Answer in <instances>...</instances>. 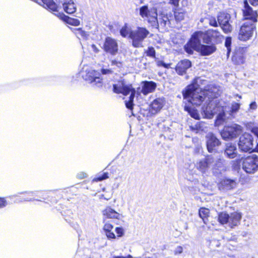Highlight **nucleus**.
<instances>
[{
	"label": "nucleus",
	"instance_id": "nucleus-45",
	"mask_svg": "<svg viewBox=\"0 0 258 258\" xmlns=\"http://www.w3.org/2000/svg\"><path fill=\"white\" fill-rule=\"evenodd\" d=\"M184 49L186 52L188 54H192L194 50H195L189 46V44L188 43L185 45Z\"/></svg>",
	"mask_w": 258,
	"mask_h": 258
},
{
	"label": "nucleus",
	"instance_id": "nucleus-15",
	"mask_svg": "<svg viewBox=\"0 0 258 258\" xmlns=\"http://www.w3.org/2000/svg\"><path fill=\"white\" fill-rule=\"evenodd\" d=\"M205 36V35L204 34V32H196L192 35V37L190 41L188 42V44H189V46H190L192 48H194L195 50L199 51L201 46L202 45L201 44L202 40L204 42Z\"/></svg>",
	"mask_w": 258,
	"mask_h": 258
},
{
	"label": "nucleus",
	"instance_id": "nucleus-43",
	"mask_svg": "<svg viewBox=\"0 0 258 258\" xmlns=\"http://www.w3.org/2000/svg\"><path fill=\"white\" fill-rule=\"evenodd\" d=\"M257 105L255 101H253L249 104L248 111L249 112H252V111L255 110L257 109Z\"/></svg>",
	"mask_w": 258,
	"mask_h": 258
},
{
	"label": "nucleus",
	"instance_id": "nucleus-42",
	"mask_svg": "<svg viewBox=\"0 0 258 258\" xmlns=\"http://www.w3.org/2000/svg\"><path fill=\"white\" fill-rule=\"evenodd\" d=\"M156 62L158 67H163L165 68H169L170 67V64H166L162 60H156Z\"/></svg>",
	"mask_w": 258,
	"mask_h": 258
},
{
	"label": "nucleus",
	"instance_id": "nucleus-35",
	"mask_svg": "<svg viewBox=\"0 0 258 258\" xmlns=\"http://www.w3.org/2000/svg\"><path fill=\"white\" fill-rule=\"evenodd\" d=\"M174 17L177 21L180 22L184 19V13L183 12L175 11Z\"/></svg>",
	"mask_w": 258,
	"mask_h": 258
},
{
	"label": "nucleus",
	"instance_id": "nucleus-10",
	"mask_svg": "<svg viewBox=\"0 0 258 258\" xmlns=\"http://www.w3.org/2000/svg\"><path fill=\"white\" fill-rule=\"evenodd\" d=\"M242 132V127L234 124L230 126H225L222 131L221 135L224 140L232 139L236 138Z\"/></svg>",
	"mask_w": 258,
	"mask_h": 258
},
{
	"label": "nucleus",
	"instance_id": "nucleus-14",
	"mask_svg": "<svg viewBox=\"0 0 258 258\" xmlns=\"http://www.w3.org/2000/svg\"><path fill=\"white\" fill-rule=\"evenodd\" d=\"M214 157L212 155L207 156L205 158L201 160L196 164L197 168L203 173H205L214 166Z\"/></svg>",
	"mask_w": 258,
	"mask_h": 258
},
{
	"label": "nucleus",
	"instance_id": "nucleus-30",
	"mask_svg": "<svg viewBox=\"0 0 258 258\" xmlns=\"http://www.w3.org/2000/svg\"><path fill=\"white\" fill-rule=\"evenodd\" d=\"M184 109L185 110L188 112V113L192 117L196 119H200L199 114L198 111L196 109H195L194 107L189 106L188 105H185L184 106Z\"/></svg>",
	"mask_w": 258,
	"mask_h": 258
},
{
	"label": "nucleus",
	"instance_id": "nucleus-16",
	"mask_svg": "<svg viewBox=\"0 0 258 258\" xmlns=\"http://www.w3.org/2000/svg\"><path fill=\"white\" fill-rule=\"evenodd\" d=\"M103 48L106 52L112 55H115L118 51L117 43L115 39L111 37H107L105 40Z\"/></svg>",
	"mask_w": 258,
	"mask_h": 258
},
{
	"label": "nucleus",
	"instance_id": "nucleus-40",
	"mask_svg": "<svg viewBox=\"0 0 258 258\" xmlns=\"http://www.w3.org/2000/svg\"><path fill=\"white\" fill-rule=\"evenodd\" d=\"M231 44V38L230 37H228L226 38L225 42V45L227 48V54H229L231 49H230V46Z\"/></svg>",
	"mask_w": 258,
	"mask_h": 258
},
{
	"label": "nucleus",
	"instance_id": "nucleus-7",
	"mask_svg": "<svg viewBox=\"0 0 258 258\" xmlns=\"http://www.w3.org/2000/svg\"><path fill=\"white\" fill-rule=\"evenodd\" d=\"M242 170L246 173L252 174L258 171V156L251 155L242 157L240 160Z\"/></svg>",
	"mask_w": 258,
	"mask_h": 258
},
{
	"label": "nucleus",
	"instance_id": "nucleus-33",
	"mask_svg": "<svg viewBox=\"0 0 258 258\" xmlns=\"http://www.w3.org/2000/svg\"><path fill=\"white\" fill-rule=\"evenodd\" d=\"M133 31V30L131 28V27L127 26V25H125L120 30V35L123 37H128L130 38V35L131 32Z\"/></svg>",
	"mask_w": 258,
	"mask_h": 258
},
{
	"label": "nucleus",
	"instance_id": "nucleus-32",
	"mask_svg": "<svg viewBox=\"0 0 258 258\" xmlns=\"http://www.w3.org/2000/svg\"><path fill=\"white\" fill-rule=\"evenodd\" d=\"M73 31L76 36L80 39H85L87 38L88 34L81 28L73 29Z\"/></svg>",
	"mask_w": 258,
	"mask_h": 258
},
{
	"label": "nucleus",
	"instance_id": "nucleus-61",
	"mask_svg": "<svg viewBox=\"0 0 258 258\" xmlns=\"http://www.w3.org/2000/svg\"><path fill=\"white\" fill-rule=\"evenodd\" d=\"M237 96L238 97V98H241V96H239V95H237Z\"/></svg>",
	"mask_w": 258,
	"mask_h": 258
},
{
	"label": "nucleus",
	"instance_id": "nucleus-1",
	"mask_svg": "<svg viewBox=\"0 0 258 258\" xmlns=\"http://www.w3.org/2000/svg\"><path fill=\"white\" fill-rule=\"evenodd\" d=\"M218 90L215 87L202 90L197 84H192L188 85L182 94L184 99L192 105L199 106L203 103L202 111L206 118H211L217 114L215 124L218 126L226 120V115L224 107L217 99Z\"/></svg>",
	"mask_w": 258,
	"mask_h": 258
},
{
	"label": "nucleus",
	"instance_id": "nucleus-53",
	"mask_svg": "<svg viewBox=\"0 0 258 258\" xmlns=\"http://www.w3.org/2000/svg\"><path fill=\"white\" fill-rule=\"evenodd\" d=\"M249 2L253 6H258V0H249Z\"/></svg>",
	"mask_w": 258,
	"mask_h": 258
},
{
	"label": "nucleus",
	"instance_id": "nucleus-25",
	"mask_svg": "<svg viewBox=\"0 0 258 258\" xmlns=\"http://www.w3.org/2000/svg\"><path fill=\"white\" fill-rule=\"evenodd\" d=\"M225 154L229 158L233 159L235 158L237 155L236 146L232 144H227L225 149Z\"/></svg>",
	"mask_w": 258,
	"mask_h": 258
},
{
	"label": "nucleus",
	"instance_id": "nucleus-37",
	"mask_svg": "<svg viewBox=\"0 0 258 258\" xmlns=\"http://www.w3.org/2000/svg\"><path fill=\"white\" fill-rule=\"evenodd\" d=\"M108 178V173L107 172H104L100 175H99L97 177L94 178L93 180V181L98 182L102 181L104 179H107Z\"/></svg>",
	"mask_w": 258,
	"mask_h": 258
},
{
	"label": "nucleus",
	"instance_id": "nucleus-29",
	"mask_svg": "<svg viewBox=\"0 0 258 258\" xmlns=\"http://www.w3.org/2000/svg\"><path fill=\"white\" fill-rule=\"evenodd\" d=\"M158 26L159 25L162 27H165L167 24L170 23L169 19L167 15H165L163 13H161L159 15V18H158Z\"/></svg>",
	"mask_w": 258,
	"mask_h": 258
},
{
	"label": "nucleus",
	"instance_id": "nucleus-58",
	"mask_svg": "<svg viewBox=\"0 0 258 258\" xmlns=\"http://www.w3.org/2000/svg\"><path fill=\"white\" fill-rule=\"evenodd\" d=\"M182 3L185 5H186L187 4V0H182Z\"/></svg>",
	"mask_w": 258,
	"mask_h": 258
},
{
	"label": "nucleus",
	"instance_id": "nucleus-46",
	"mask_svg": "<svg viewBox=\"0 0 258 258\" xmlns=\"http://www.w3.org/2000/svg\"><path fill=\"white\" fill-rule=\"evenodd\" d=\"M101 72L103 75H110L112 74L113 71L110 69H102Z\"/></svg>",
	"mask_w": 258,
	"mask_h": 258
},
{
	"label": "nucleus",
	"instance_id": "nucleus-11",
	"mask_svg": "<svg viewBox=\"0 0 258 258\" xmlns=\"http://www.w3.org/2000/svg\"><path fill=\"white\" fill-rule=\"evenodd\" d=\"M255 25L248 22L244 23L240 27L238 38L241 41H246L249 40L253 34Z\"/></svg>",
	"mask_w": 258,
	"mask_h": 258
},
{
	"label": "nucleus",
	"instance_id": "nucleus-24",
	"mask_svg": "<svg viewBox=\"0 0 258 258\" xmlns=\"http://www.w3.org/2000/svg\"><path fill=\"white\" fill-rule=\"evenodd\" d=\"M164 100L163 98H158L155 99L150 105V111L152 114H156L163 107Z\"/></svg>",
	"mask_w": 258,
	"mask_h": 258
},
{
	"label": "nucleus",
	"instance_id": "nucleus-17",
	"mask_svg": "<svg viewBox=\"0 0 258 258\" xmlns=\"http://www.w3.org/2000/svg\"><path fill=\"white\" fill-rule=\"evenodd\" d=\"M141 84L142 89H140V88H138L137 91V93L138 95L141 93L144 95H147L154 91L156 87V84L152 81H144L142 82Z\"/></svg>",
	"mask_w": 258,
	"mask_h": 258
},
{
	"label": "nucleus",
	"instance_id": "nucleus-19",
	"mask_svg": "<svg viewBox=\"0 0 258 258\" xmlns=\"http://www.w3.org/2000/svg\"><path fill=\"white\" fill-rule=\"evenodd\" d=\"M103 215L108 219H114L120 220L124 216L122 214L118 213L111 207L108 206L102 211Z\"/></svg>",
	"mask_w": 258,
	"mask_h": 258
},
{
	"label": "nucleus",
	"instance_id": "nucleus-8",
	"mask_svg": "<svg viewBox=\"0 0 258 258\" xmlns=\"http://www.w3.org/2000/svg\"><path fill=\"white\" fill-rule=\"evenodd\" d=\"M149 34V31L145 27H137L133 30L130 35L133 46L137 48L143 47V42Z\"/></svg>",
	"mask_w": 258,
	"mask_h": 258
},
{
	"label": "nucleus",
	"instance_id": "nucleus-60",
	"mask_svg": "<svg viewBox=\"0 0 258 258\" xmlns=\"http://www.w3.org/2000/svg\"><path fill=\"white\" fill-rule=\"evenodd\" d=\"M17 197V195H13V196H10V199H12L13 198H15V197Z\"/></svg>",
	"mask_w": 258,
	"mask_h": 258
},
{
	"label": "nucleus",
	"instance_id": "nucleus-4",
	"mask_svg": "<svg viewBox=\"0 0 258 258\" xmlns=\"http://www.w3.org/2000/svg\"><path fill=\"white\" fill-rule=\"evenodd\" d=\"M80 75L83 79L98 87L103 84L102 79L100 77V73L92 68L84 66L80 72Z\"/></svg>",
	"mask_w": 258,
	"mask_h": 258
},
{
	"label": "nucleus",
	"instance_id": "nucleus-6",
	"mask_svg": "<svg viewBox=\"0 0 258 258\" xmlns=\"http://www.w3.org/2000/svg\"><path fill=\"white\" fill-rule=\"evenodd\" d=\"M242 218V214L234 212L228 214L225 212L220 213L218 216V221L221 224H227L231 228L238 226Z\"/></svg>",
	"mask_w": 258,
	"mask_h": 258
},
{
	"label": "nucleus",
	"instance_id": "nucleus-26",
	"mask_svg": "<svg viewBox=\"0 0 258 258\" xmlns=\"http://www.w3.org/2000/svg\"><path fill=\"white\" fill-rule=\"evenodd\" d=\"M104 223L103 230L107 237L108 239H115L116 236L112 231V229H113V225L108 221L105 222L104 221Z\"/></svg>",
	"mask_w": 258,
	"mask_h": 258
},
{
	"label": "nucleus",
	"instance_id": "nucleus-62",
	"mask_svg": "<svg viewBox=\"0 0 258 258\" xmlns=\"http://www.w3.org/2000/svg\"><path fill=\"white\" fill-rule=\"evenodd\" d=\"M141 258H151V257L146 256V257H141Z\"/></svg>",
	"mask_w": 258,
	"mask_h": 258
},
{
	"label": "nucleus",
	"instance_id": "nucleus-55",
	"mask_svg": "<svg viewBox=\"0 0 258 258\" xmlns=\"http://www.w3.org/2000/svg\"><path fill=\"white\" fill-rule=\"evenodd\" d=\"M35 200L39 201V200H36L34 198H25V199H24L22 200L21 202L22 201L30 202V201H35Z\"/></svg>",
	"mask_w": 258,
	"mask_h": 258
},
{
	"label": "nucleus",
	"instance_id": "nucleus-5",
	"mask_svg": "<svg viewBox=\"0 0 258 258\" xmlns=\"http://www.w3.org/2000/svg\"><path fill=\"white\" fill-rule=\"evenodd\" d=\"M139 15L153 27H158V14L156 7L143 6L139 8Z\"/></svg>",
	"mask_w": 258,
	"mask_h": 258
},
{
	"label": "nucleus",
	"instance_id": "nucleus-20",
	"mask_svg": "<svg viewBox=\"0 0 258 258\" xmlns=\"http://www.w3.org/2000/svg\"><path fill=\"white\" fill-rule=\"evenodd\" d=\"M237 185V182L236 180L226 178L220 182L219 187L222 190H230L235 188Z\"/></svg>",
	"mask_w": 258,
	"mask_h": 258
},
{
	"label": "nucleus",
	"instance_id": "nucleus-23",
	"mask_svg": "<svg viewBox=\"0 0 258 258\" xmlns=\"http://www.w3.org/2000/svg\"><path fill=\"white\" fill-rule=\"evenodd\" d=\"M232 61L236 64H243L245 61V56L244 54V49L239 48L237 50L232 57Z\"/></svg>",
	"mask_w": 258,
	"mask_h": 258
},
{
	"label": "nucleus",
	"instance_id": "nucleus-54",
	"mask_svg": "<svg viewBox=\"0 0 258 258\" xmlns=\"http://www.w3.org/2000/svg\"><path fill=\"white\" fill-rule=\"evenodd\" d=\"M91 48L92 49V50L95 52V53H97L99 51V49L96 47V46L94 44L91 45Z\"/></svg>",
	"mask_w": 258,
	"mask_h": 258
},
{
	"label": "nucleus",
	"instance_id": "nucleus-50",
	"mask_svg": "<svg viewBox=\"0 0 258 258\" xmlns=\"http://www.w3.org/2000/svg\"><path fill=\"white\" fill-rule=\"evenodd\" d=\"M79 178L83 179L87 177V174L84 172H81L77 175Z\"/></svg>",
	"mask_w": 258,
	"mask_h": 258
},
{
	"label": "nucleus",
	"instance_id": "nucleus-36",
	"mask_svg": "<svg viewBox=\"0 0 258 258\" xmlns=\"http://www.w3.org/2000/svg\"><path fill=\"white\" fill-rule=\"evenodd\" d=\"M240 107V104L238 103L233 102L231 104L230 112L231 114H233L236 113L239 109Z\"/></svg>",
	"mask_w": 258,
	"mask_h": 258
},
{
	"label": "nucleus",
	"instance_id": "nucleus-3",
	"mask_svg": "<svg viewBox=\"0 0 258 258\" xmlns=\"http://www.w3.org/2000/svg\"><path fill=\"white\" fill-rule=\"evenodd\" d=\"M37 3L44 8H48L52 11L56 12V13L54 14L67 23L75 26H79L80 24V21L78 19L69 17L63 13H58L57 6L53 0H39Z\"/></svg>",
	"mask_w": 258,
	"mask_h": 258
},
{
	"label": "nucleus",
	"instance_id": "nucleus-56",
	"mask_svg": "<svg viewBox=\"0 0 258 258\" xmlns=\"http://www.w3.org/2000/svg\"><path fill=\"white\" fill-rule=\"evenodd\" d=\"M232 23V22H227V21H225V22H223L222 23H219V25L221 26H224V25H228V24H230Z\"/></svg>",
	"mask_w": 258,
	"mask_h": 258
},
{
	"label": "nucleus",
	"instance_id": "nucleus-2",
	"mask_svg": "<svg viewBox=\"0 0 258 258\" xmlns=\"http://www.w3.org/2000/svg\"><path fill=\"white\" fill-rule=\"evenodd\" d=\"M113 87V91L116 93H121L124 95H127L129 93H131L128 100H125V104L126 108L132 110L134 106L133 101L136 93V91L132 87V85L126 84L124 81H120L114 84Z\"/></svg>",
	"mask_w": 258,
	"mask_h": 258
},
{
	"label": "nucleus",
	"instance_id": "nucleus-57",
	"mask_svg": "<svg viewBox=\"0 0 258 258\" xmlns=\"http://www.w3.org/2000/svg\"><path fill=\"white\" fill-rule=\"evenodd\" d=\"M255 151L256 152H257L258 153V143L257 144L255 149H254V151Z\"/></svg>",
	"mask_w": 258,
	"mask_h": 258
},
{
	"label": "nucleus",
	"instance_id": "nucleus-34",
	"mask_svg": "<svg viewBox=\"0 0 258 258\" xmlns=\"http://www.w3.org/2000/svg\"><path fill=\"white\" fill-rule=\"evenodd\" d=\"M209 214V210L205 208H202L199 210V216L202 218L203 221L206 223L205 219L206 218Z\"/></svg>",
	"mask_w": 258,
	"mask_h": 258
},
{
	"label": "nucleus",
	"instance_id": "nucleus-59",
	"mask_svg": "<svg viewBox=\"0 0 258 258\" xmlns=\"http://www.w3.org/2000/svg\"><path fill=\"white\" fill-rule=\"evenodd\" d=\"M112 64H117V61L116 60H112Z\"/></svg>",
	"mask_w": 258,
	"mask_h": 258
},
{
	"label": "nucleus",
	"instance_id": "nucleus-12",
	"mask_svg": "<svg viewBox=\"0 0 258 258\" xmlns=\"http://www.w3.org/2000/svg\"><path fill=\"white\" fill-rule=\"evenodd\" d=\"M206 140L207 148L209 152L212 153L217 151L218 147L221 145V142L213 133H208L206 136Z\"/></svg>",
	"mask_w": 258,
	"mask_h": 258
},
{
	"label": "nucleus",
	"instance_id": "nucleus-48",
	"mask_svg": "<svg viewBox=\"0 0 258 258\" xmlns=\"http://www.w3.org/2000/svg\"><path fill=\"white\" fill-rule=\"evenodd\" d=\"M7 204V203L5 198H0V208H2L6 207Z\"/></svg>",
	"mask_w": 258,
	"mask_h": 258
},
{
	"label": "nucleus",
	"instance_id": "nucleus-18",
	"mask_svg": "<svg viewBox=\"0 0 258 258\" xmlns=\"http://www.w3.org/2000/svg\"><path fill=\"white\" fill-rule=\"evenodd\" d=\"M205 35L204 37V43H209L211 41H217L221 39L223 36L220 31L217 30L209 29L204 32Z\"/></svg>",
	"mask_w": 258,
	"mask_h": 258
},
{
	"label": "nucleus",
	"instance_id": "nucleus-9",
	"mask_svg": "<svg viewBox=\"0 0 258 258\" xmlns=\"http://www.w3.org/2000/svg\"><path fill=\"white\" fill-rule=\"evenodd\" d=\"M253 138L250 134L245 133L242 134L238 143V147L240 150L244 152H252L254 151L253 148Z\"/></svg>",
	"mask_w": 258,
	"mask_h": 258
},
{
	"label": "nucleus",
	"instance_id": "nucleus-52",
	"mask_svg": "<svg viewBox=\"0 0 258 258\" xmlns=\"http://www.w3.org/2000/svg\"><path fill=\"white\" fill-rule=\"evenodd\" d=\"M251 132L258 138V127L252 128Z\"/></svg>",
	"mask_w": 258,
	"mask_h": 258
},
{
	"label": "nucleus",
	"instance_id": "nucleus-41",
	"mask_svg": "<svg viewBox=\"0 0 258 258\" xmlns=\"http://www.w3.org/2000/svg\"><path fill=\"white\" fill-rule=\"evenodd\" d=\"M209 23L210 25L214 27H217L218 26V22H217V20L214 17H211L209 19Z\"/></svg>",
	"mask_w": 258,
	"mask_h": 258
},
{
	"label": "nucleus",
	"instance_id": "nucleus-44",
	"mask_svg": "<svg viewBox=\"0 0 258 258\" xmlns=\"http://www.w3.org/2000/svg\"><path fill=\"white\" fill-rule=\"evenodd\" d=\"M115 231L118 237H121L124 235V230L122 227H116Z\"/></svg>",
	"mask_w": 258,
	"mask_h": 258
},
{
	"label": "nucleus",
	"instance_id": "nucleus-39",
	"mask_svg": "<svg viewBox=\"0 0 258 258\" xmlns=\"http://www.w3.org/2000/svg\"><path fill=\"white\" fill-rule=\"evenodd\" d=\"M221 28L223 31L226 34L230 33L233 29L231 24L221 26Z\"/></svg>",
	"mask_w": 258,
	"mask_h": 258
},
{
	"label": "nucleus",
	"instance_id": "nucleus-47",
	"mask_svg": "<svg viewBox=\"0 0 258 258\" xmlns=\"http://www.w3.org/2000/svg\"><path fill=\"white\" fill-rule=\"evenodd\" d=\"M27 194L31 197L38 196V195H37L38 192H37V191H28V192L25 191V192H22L20 193V194Z\"/></svg>",
	"mask_w": 258,
	"mask_h": 258
},
{
	"label": "nucleus",
	"instance_id": "nucleus-38",
	"mask_svg": "<svg viewBox=\"0 0 258 258\" xmlns=\"http://www.w3.org/2000/svg\"><path fill=\"white\" fill-rule=\"evenodd\" d=\"M147 56L155 58V50L153 47H149L148 49L146 51Z\"/></svg>",
	"mask_w": 258,
	"mask_h": 258
},
{
	"label": "nucleus",
	"instance_id": "nucleus-22",
	"mask_svg": "<svg viewBox=\"0 0 258 258\" xmlns=\"http://www.w3.org/2000/svg\"><path fill=\"white\" fill-rule=\"evenodd\" d=\"M63 10L68 14H72L77 10L76 6L73 0H61Z\"/></svg>",
	"mask_w": 258,
	"mask_h": 258
},
{
	"label": "nucleus",
	"instance_id": "nucleus-51",
	"mask_svg": "<svg viewBox=\"0 0 258 258\" xmlns=\"http://www.w3.org/2000/svg\"><path fill=\"white\" fill-rule=\"evenodd\" d=\"M179 0H170L169 3L175 7L178 6Z\"/></svg>",
	"mask_w": 258,
	"mask_h": 258
},
{
	"label": "nucleus",
	"instance_id": "nucleus-28",
	"mask_svg": "<svg viewBox=\"0 0 258 258\" xmlns=\"http://www.w3.org/2000/svg\"><path fill=\"white\" fill-rule=\"evenodd\" d=\"M216 50L214 45H202L198 51H200L203 55H209L214 52Z\"/></svg>",
	"mask_w": 258,
	"mask_h": 258
},
{
	"label": "nucleus",
	"instance_id": "nucleus-49",
	"mask_svg": "<svg viewBox=\"0 0 258 258\" xmlns=\"http://www.w3.org/2000/svg\"><path fill=\"white\" fill-rule=\"evenodd\" d=\"M182 250H183V248L181 246H177L176 248V249H175L174 253H175V254L181 253L182 252Z\"/></svg>",
	"mask_w": 258,
	"mask_h": 258
},
{
	"label": "nucleus",
	"instance_id": "nucleus-63",
	"mask_svg": "<svg viewBox=\"0 0 258 258\" xmlns=\"http://www.w3.org/2000/svg\"><path fill=\"white\" fill-rule=\"evenodd\" d=\"M132 258H141V257H134L132 256Z\"/></svg>",
	"mask_w": 258,
	"mask_h": 258
},
{
	"label": "nucleus",
	"instance_id": "nucleus-13",
	"mask_svg": "<svg viewBox=\"0 0 258 258\" xmlns=\"http://www.w3.org/2000/svg\"><path fill=\"white\" fill-rule=\"evenodd\" d=\"M243 17L245 20H249V23L254 24L257 21L258 14L256 10H253L248 5L247 1L244 2V9H243Z\"/></svg>",
	"mask_w": 258,
	"mask_h": 258
},
{
	"label": "nucleus",
	"instance_id": "nucleus-21",
	"mask_svg": "<svg viewBox=\"0 0 258 258\" xmlns=\"http://www.w3.org/2000/svg\"><path fill=\"white\" fill-rule=\"evenodd\" d=\"M191 66V62L187 59L182 60L179 61L176 67V72L180 75L185 73L186 70Z\"/></svg>",
	"mask_w": 258,
	"mask_h": 258
},
{
	"label": "nucleus",
	"instance_id": "nucleus-31",
	"mask_svg": "<svg viewBox=\"0 0 258 258\" xmlns=\"http://www.w3.org/2000/svg\"><path fill=\"white\" fill-rule=\"evenodd\" d=\"M231 17L229 14L227 13H221L217 17V20L219 23H222L223 22H232L231 20Z\"/></svg>",
	"mask_w": 258,
	"mask_h": 258
},
{
	"label": "nucleus",
	"instance_id": "nucleus-27",
	"mask_svg": "<svg viewBox=\"0 0 258 258\" xmlns=\"http://www.w3.org/2000/svg\"><path fill=\"white\" fill-rule=\"evenodd\" d=\"M214 160V166L211 168L213 172L215 173H218L219 171L221 172L224 170L223 160L220 158H215V157Z\"/></svg>",
	"mask_w": 258,
	"mask_h": 258
}]
</instances>
